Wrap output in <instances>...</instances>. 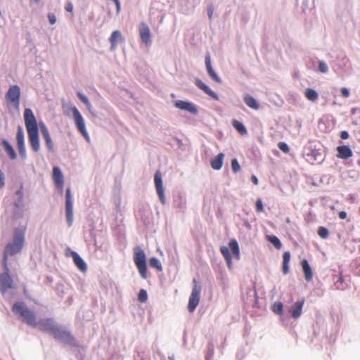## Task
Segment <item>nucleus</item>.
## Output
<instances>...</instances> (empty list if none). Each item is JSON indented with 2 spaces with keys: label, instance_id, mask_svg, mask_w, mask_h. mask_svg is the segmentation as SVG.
I'll use <instances>...</instances> for the list:
<instances>
[{
  "label": "nucleus",
  "instance_id": "23",
  "mask_svg": "<svg viewBox=\"0 0 360 360\" xmlns=\"http://www.w3.org/2000/svg\"><path fill=\"white\" fill-rule=\"evenodd\" d=\"M205 65L209 75L212 77L213 80L217 82V83H221V79L218 77V75L214 71L212 65H211V59L210 56L207 53L205 56Z\"/></svg>",
  "mask_w": 360,
  "mask_h": 360
},
{
  "label": "nucleus",
  "instance_id": "14",
  "mask_svg": "<svg viewBox=\"0 0 360 360\" xmlns=\"http://www.w3.org/2000/svg\"><path fill=\"white\" fill-rule=\"evenodd\" d=\"M53 179L57 188L60 193H63L64 179L63 174L58 167H54L53 169Z\"/></svg>",
  "mask_w": 360,
  "mask_h": 360
},
{
  "label": "nucleus",
  "instance_id": "3",
  "mask_svg": "<svg viewBox=\"0 0 360 360\" xmlns=\"http://www.w3.org/2000/svg\"><path fill=\"white\" fill-rule=\"evenodd\" d=\"M13 311L27 325L32 327L37 326V316L34 312L29 309L23 302H16L12 307Z\"/></svg>",
  "mask_w": 360,
  "mask_h": 360
},
{
  "label": "nucleus",
  "instance_id": "52",
  "mask_svg": "<svg viewBox=\"0 0 360 360\" xmlns=\"http://www.w3.org/2000/svg\"><path fill=\"white\" fill-rule=\"evenodd\" d=\"M36 3H39L40 0H34Z\"/></svg>",
  "mask_w": 360,
  "mask_h": 360
},
{
  "label": "nucleus",
  "instance_id": "19",
  "mask_svg": "<svg viewBox=\"0 0 360 360\" xmlns=\"http://www.w3.org/2000/svg\"><path fill=\"white\" fill-rule=\"evenodd\" d=\"M195 84L196 86L202 90L205 93H206L207 95H209L210 97L214 98L216 101L219 100L218 95L214 92L208 86H207L203 82H202L200 79H197L195 80Z\"/></svg>",
  "mask_w": 360,
  "mask_h": 360
},
{
  "label": "nucleus",
  "instance_id": "29",
  "mask_svg": "<svg viewBox=\"0 0 360 360\" xmlns=\"http://www.w3.org/2000/svg\"><path fill=\"white\" fill-rule=\"evenodd\" d=\"M220 252H221V255H223V257H224L228 267L229 269H231L232 268V258H231V255L229 248L226 246H221L220 248Z\"/></svg>",
  "mask_w": 360,
  "mask_h": 360
},
{
  "label": "nucleus",
  "instance_id": "44",
  "mask_svg": "<svg viewBox=\"0 0 360 360\" xmlns=\"http://www.w3.org/2000/svg\"><path fill=\"white\" fill-rule=\"evenodd\" d=\"M48 18L51 24H54L56 22V17L53 13H49Z\"/></svg>",
  "mask_w": 360,
  "mask_h": 360
},
{
  "label": "nucleus",
  "instance_id": "33",
  "mask_svg": "<svg viewBox=\"0 0 360 360\" xmlns=\"http://www.w3.org/2000/svg\"><path fill=\"white\" fill-rule=\"evenodd\" d=\"M266 238L277 250H280L282 248V243L277 236L273 235L267 236Z\"/></svg>",
  "mask_w": 360,
  "mask_h": 360
},
{
  "label": "nucleus",
  "instance_id": "7",
  "mask_svg": "<svg viewBox=\"0 0 360 360\" xmlns=\"http://www.w3.org/2000/svg\"><path fill=\"white\" fill-rule=\"evenodd\" d=\"M20 97V89L18 85H12L6 94V99L8 103L12 104L15 108H19Z\"/></svg>",
  "mask_w": 360,
  "mask_h": 360
},
{
  "label": "nucleus",
  "instance_id": "37",
  "mask_svg": "<svg viewBox=\"0 0 360 360\" xmlns=\"http://www.w3.org/2000/svg\"><path fill=\"white\" fill-rule=\"evenodd\" d=\"M77 96L81 100V101L83 102L85 104V105L86 106L87 109L89 110H90L91 105V103H90L89 99L86 98V96L83 95L81 92H77Z\"/></svg>",
  "mask_w": 360,
  "mask_h": 360
},
{
  "label": "nucleus",
  "instance_id": "11",
  "mask_svg": "<svg viewBox=\"0 0 360 360\" xmlns=\"http://www.w3.org/2000/svg\"><path fill=\"white\" fill-rule=\"evenodd\" d=\"M154 183L158 198L162 205L166 203L161 172L158 170L154 175Z\"/></svg>",
  "mask_w": 360,
  "mask_h": 360
},
{
  "label": "nucleus",
  "instance_id": "1",
  "mask_svg": "<svg viewBox=\"0 0 360 360\" xmlns=\"http://www.w3.org/2000/svg\"><path fill=\"white\" fill-rule=\"evenodd\" d=\"M24 120L31 148L34 153H37L40 149L39 127L31 109L26 108L25 110Z\"/></svg>",
  "mask_w": 360,
  "mask_h": 360
},
{
  "label": "nucleus",
  "instance_id": "28",
  "mask_svg": "<svg viewBox=\"0 0 360 360\" xmlns=\"http://www.w3.org/2000/svg\"><path fill=\"white\" fill-rule=\"evenodd\" d=\"M229 246L232 252L233 255L237 259H240V248L238 243L236 239H231L229 243Z\"/></svg>",
  "mask_w": 360,
  "mask_h": 360
},
{
  "label": "nucleus",
  "instance_id": "16",
  "mask_svg": "<svg viewBox=\"0 0 360 360\" xmlns=\"http://www.w3.org/2000/svg\"><path fill=\"white\" fill-rule=\"evenodd\" d=\"M174 105L177 108L188 111L193 115L198 113L197 108L191 102L179 100L175 102Z\"/></svg>",
  "mask_w": 360,
  "mask_h": 360
},
{
  "label": "nucleus",
  "instance_id": "24",
  "mask_svg": "<svg viewBox=\"0 0 360 360\" xmlns=\"http://www.w3.org/2000/svg\"><path fill=\"white\" fill-rule=\"evenodd\" d=\"M301 264L304 274L305 280L308 282L311 281L313 278V273L309 262L307 259H303L301 262Z\"/></svg>",
  "mask_w": 360,
  "mask_h": 360
},
{
  "label": "nucleus",
  "instance_id": "41",
  "mask_svg": "<svg viewBox=\"0 0 360 360\" xmlns=\"http://www.w3.org/2000/svg\"><path fill=\"white\" fill-rule=\"evenodd\" d=\"M319 70L322 73H326L328 70L327 64L323 61L319 62Z\"/></svg>",
  "mask_w": 360,
  "mask_h": 360
},
{
  "label": "nucleus",
  "instance_id": "34",
  "mask_svg": "<svg viewBox=\"0 0 360 360\" xmlns=\"http://www.w3.org/2000/svg\"><path fill=\"white\" fill-rule=\"evenodd\" d=\"M149 265L150 267L158 269L161 271L162 270V264L158 259L152 257L149 259Z\"/></svg>",
  "mask_w": 360,
  "mask_h": 360
},
{
  "label": "nucleus",
  "instance_id": "48",
  "mask_svg": "<svg viewBox=\"0 0 360 360\" xmlns=\"http://www.w3.org/2000/svg\"><path fill=\"white\" fill-rule=\"evenodd\" d=\"M340 137L342 139H347L349 138V133L347 131H342L340 134Z\"/></svg>",
  "mask_w": 360,
  "mask_h": 360
},
{
  "label": "nucleus",
  "instance_id": "40",
  "mask_svg": "<svg viewBox=\"0 0 360 360\" xmlns=\"http://www.w3.org/2000/svg\"><path fill=\"white\" fill-rule=\"evenodd\" d=\"M231 167L234 173H237L240 169V166L236 159H233L231 161Z\"/></svg>",
  "mask_w": 360,
  "mask_h": 360
},
{
  "label": "nucleus",
  "instance_id": "13",
  "mask_svg": "<svg viewBox=\"0 0 360 360\" xmlns=\"http://www.w3.org/2000/svg\"><path fill=\"white\" fill-rule=\"evenodd\" d=\"M39 127L41 129V134L45 140V143H46L48 150L50 152H53L54 151V144H53V142L51 137V135H50L48 128L43 122L39 123Z\"/></svg>",
  "mask_w": 360,
  "mask_h": 360
},
{
  "label": "nucleus",
  "instance_id": "51",
  "mask_svg": "<svg viewBox=\"0 0 360 360\" xmlns=\"http://www.w3.org/2000/svg\"><path fill=\"white\" fill-rule=\"evenodd\" d=\"M338 281L341 283H342L344 282V278H343V276L342 275V274H340L339 275Z\"/></svg>",
  "mask_w": 360,
  "mask_h": 360
},
{
  "label": "nucleus",
  "instance_id": "25",
  "mask_svg": "<svg viewBox=\"0 0 360 360\" xmlns=\"http://www.w3.org/2000/svg\"><path fill=\"white\" fill-rule=\"evenodd\" d=\"M244 101L245 104L250 108L254 110H258L259 108V105L256 101V99L252 96L251 95L246 94L244 96Z\"/></svg>",
  "mask_w": 360,
  "mask_h": 360
},
{
  "label": "nucleus",
  "instance_id": "38",
  "mask_svg": "<svg viewBox=\"0 0 360 360\" xmlns=\"http://www.w3.org/2000/svg\"><path fill=\"white\" fill-rule=\"evenodd\" d=\"M148 299V294L146 290L141 289L138 295V300L141 302H145Z\"/></svg>",
  "mask_w": 360,
  "mask_h": 360
},
{
  "label": "nucleus",
  "instance_id": "31",
  "mask_svg": "<svg viewBox=\"0 0 360 360\" xmlns=\"http://www.w3.org/2000/svg\"><path fill=\"white\" fill-rule=\"evenodd\" d=\"M304 95L309 101L312 102L316 101L319 98L318 93L314 89L311 88H307L305 90Z\"/></svg>",
  "mask_w": 360,
  "mask_h": 360
},
{
  "label": "nucleus",
  "instance_id": "36",
  "mask_svg": "<svg viewBox=\"0 0 360 360\" xmlns=\"http://www.w3.org/2000/svg\"><path fill=\"white\" fill-rule=\"evenodd\" d=\"M318 234L321 238L326 239L329 236V232L326 228L323 226H320L318 229Z\"/></svg>",
  "mask_w": 360,
  "mask_h": 360
},
{
  "label": "nucleus",
  "instance_id": "49",
  "mask_svg": "<svg viewBox=\"0 0 360 360\" xmlns=\"http://www.w3.org/2000/svg\"><path fill=\"white\" fill-rule=\"evenodd\" d=\"M339 217L342 219H345L347 217V213L345 211H341L339 212Z\"/></svg>",
  "mask_w": 360,
  "mask_h": 360
},
{
  "label": "nucleus",
  "instance_id": "18",
  "mask_svg": "<svg viewBox=\"0 0 360 360\" xmlns=\"http://www.w3.org/2000/svg\"><path fill=\"white\" fill-rule=\"evenodd\" d=\"M37 326H39V328L41 330L50 332L51 333H52L53 330L56 326L51 319L40 320L39 322H37Z\"/></svg>",
  "mask_w": 360,
  "mask_h": 360
},
{
  "label": "nucleus",
  "instance_id": "6",
  "mask_svg": "<svg viewBox=\"0 0 360 360\" xmlns=\"http://www.w3.org/2000/svg\"><path fill=\"white\" fill-rule=\"evenodd\" d=\"M71 110L72 111L75 123V125H76L78 131L82 134V136L87 141H89V136L86 131L84 120L82 115H81V113L79 112V111L75 106L72 107Z\"/></svg>",
  "mask_w": 360,
  "mask_h": 360
},
{
  "label": "nucleus",
  "instance_id": "46",
  "mask_svg": "<svg viewBox=\"0 0 360 360\" xmlns=\"http://www.w3.org/2000/svg\"><path fill=\"white\" fill-rule=\"evenodd\" d=\"M4 179V175L0 169V188H3L5 185Z\"/></svg>",
  "mask_w": 360,
  "mask_h": 360
},
{
  "label": "nucleus",
  "instance_id": "39",
  "mask_svg": "<svg viewBox=\"0 0 360 360\" xmlns=\"http://www.w3.org/2000/svg\"><path fill=\"white\" fill-rule=\"evenodd\" d=\"M278 147L284 153H288L290 151V148H289L288 146L285 142H279L278 143Z\"/></svg>",
  "mask_w": 360,
  "mask_h": 360
},
{
  "label": "nucleus",
  "instance_id": "45",
  "mask_svg": "<svg viewBox=\"0 0 360 360\" xmlns=\"http://www.w3.org/2000/svg\"><path fill=\"white\" fill-rule=\"evenodd\" d=\"M341 94L343 97L347 98L349 96V91L348 89L343 87L341 89Z\"/></svg>",
  "mask_w": 360,
  "mask_h": 360
},
{
  "label": "nucleus",
  "instance_id": "30",
  "mask_svg": "<svg viewBox=\"0 0 360 360\" xmlns=\"http://www.w3.org/2000/svg\"><path fill=\"white\" fill-rule=\"evenodd\" d=\"M290 260V253L286 251L283 255V273L287 274L289 272V262Z\"/></svg>",
  "mask_w": 360,
  "mask_h": 360
},
{
  "label": "nucleus",
  "instance_id": "43",
  "mask_svg": "<svg viewBox=\"0 0 360 360\" xmlns=\"http://www.w3.org/2000/svg\"><path fill=\"white\" fill-rule=\"evenodd\" d=\"M310 155L312 156L314 160H316L318 157L321 156V153L319 150L312 149L311 150Z\"/></svg>",
  "mask_w": 360,
  "mask_h": 360
},
{
  "label": "nucleus",
  "instance_id": "47",
  "mask_svg": "<svg viewBox=\"0 0 360 360\" xmlns=\"http://www.w3.org/2000/svg\"><path fill=\"white\" fill-rule=\"evenodd\" d=\"M65 8L66 10V11L68 12H72V10H73V6H72V4L70 3V2H68V4H66L65 6Z\"/></svg>",
  "mask_w": 360,
  "mask_h": 360
},
{
  "label": "nucleus",
  "instance_id": "8",
  "mask_svg": "<svg viewBox=\"0 0 360 360\" xmlns=\"http://www.w3.org/2000/svg\"><path fill=\"white\" fill-rule=\"evenodd\" d=\"M51 334L56 339L65 343L70 345L75 344V340L74 337L65 328L56 326Z\"/></svg>",
  "mask_w": 360,
  "mask_h": 360
},
{
  "label": "nucleus",
  "instance_id": "9",
  "mask_svg": "<svg viewBox=\"0 0 360 360\" xmlns=\"http://www.w3.org/2000/svg\"><path fill=\"white\" fill-rule=\"evenodd\" d=\"M65 215L68 226L73 223V203L70 188L66 189L65 193Z\"/></svg>",
  "mask_w": 360,
  "mask_h": 360
},
{
  "label": "nucleus",
  "instance_id": "26",
  "mask_svg": "<svg viewBox=\"0 0 360 360\" xmlns=\"http://www.w3.org/2000/svg\"><path fill=\"white\" fill-rule=\"evenodd\" d=\"M224 154L219 153L211 160V166L214 169L219 170L222 167Z\"/></svg>",
  "mask_w": 360,
  "mask_h": 360
},
{
  "label": "nucleus",
  "instance_id": "15",
  "mask_svg": "<svg viewBox=\"0 0 360 360\" xmlns=\"http://www.w3.org/2000/svg\"><path fill=\"white\" fill-rule=\"evenodd\" d=\"M140 37L143 43L146 44H150L151 34L148 25L146 22H142L139 28Z\"/></svg>",
  "mask_w": 360,
  "mask_h": 360
},
{
  "label": "nucleus",
  "instance_id": "10",
  "mask_svg": "<svg viewBox=\"0 0 360 360\" xmlns=\"http://www.w3.org/2000/svg\"><path fill=\"white\" fill-rule=\"evenodd\" d=\"M13 288V281L9 274V268L0 274V290L4 294L8 290Z\"/></svg>",
  "mask_w": 360,
  "mask_h": 360
},
{
  "label": "nucleus",
  "instance_id": "17",
  "mask_svg": "<svg viewBox=\"0 0 360 360\" xmlns=\"http://www.w3.org/2000/svg\"><path fill=\"white\" fill-rule=\"evenodd\" d=\"M304 304V299L302 298L300 300L295 302L289 310L291 316L294 319H298L302 314V308Z\"/></svg>",
  "mask_w": 360,
  "mask_h": 360
},
{
  "label": "nucleus",
  "instance_id": "4",
  "mask_svg": "<svg viewBox=\"0 0 360 360\" xmlns=\"http://www.w3.org/2000/svg\"><path fill=\"white\" fill-rule=\"evenodd\" d=\"M134 261L141 276L146 279L147 278L146 255L140 247H136L134 248Z\"/></svg>",
  "mask_w": 360,
  "mask_h": 360
},
{
  "label": "nucleus",
  "instance_id": "35",
  "mask_svg": "<svg viewBox=\"0 0 360 360\" xmlns=\"http://www.w3.org/2000/svg\"><path fill=\"white\" fill-rule=\"evenodd\" d=\"M272 311L275 314L278 315H283V304L281 302H275L272 306Z\"/></svg>",
  "mask_w": 360,
  "mask_h": 360
},
{
  "label": "nucleus",
  "instance_id": "21",
  "mask_svg": "<svg viewBox=\"0 0 360 360\" xmlns=\"http://www.w3.org/2000/svg\"><path fill=\"white\" fill-rule=\"evenodd\" d=\"M109 41L110 43V50L115 51L117 49L118 42L123 41V37L120 31L115 30L112 32Z\"/></svg>",
  "mask_w": 360,
  "mask_h": 360
},
{
  "label": "nucleus",
  "instance_id": "53",
  "mask_svg": "<svg viewBox=\"0 0 360 360\" xmlns=\"http://www.w3.org/2000/svg\"><path fill=\"white\" fill-rule=\"evenodd\" d=\"M210 17L212 15V12H209Z\"/></svg>",
  "mask_w": 360,
  "mask_h": 360
},
{
  "label": "nucleus",
  "instance_id": "42",
  "mask_svg": "<svg viewBox=\"0 0 360 360\" xmlns=\"http://www.w3.org/2000/svg\"><path fill=\"white\" fill-rule=\"evenodd\" d=\"M255 205L257 212H262L264 210L263 203L261 199L257 200Z\"/></svg>",
  "mask_w": 360,
  "mask_h": 360
},
{
  "label": "nucleus",
  "instance_id": "12",
  "mask_svg": "<svg viewBox=\"0 0 360 360\" xmlns=\"http://www.w3.org/2000/svg\"><path fill=\"white\" fill-rule=\"evenodd\" d=\"M16 141L20 155L22 158H25L26 149L25 146L24 132L21 127H18V128Z\"/></svg>",
  "mask_w": 360,
  "mask_h": 360
},
{
  "label": "nucleus",
  "instance_id": "32",
  "mask_svg": "<svg viewBox=\"0 0 360 360\" xmlns=\"http://www.w3.org/2000/svg\"><path fill=\"white\" fill-rule=\"evenodd\" d=\"M232 125L241 135H246L248 134L246 127L239 121L233 120L232 121Z\"/></svg>",
  "mask_w": 360,
  "mask_h": 360
},
{
  "label": "nucleus",
  "instance_id": "50",
  "mask_svg": "<svg viewBox=\"0 0 360 360\" xmlns=\"http://www.w3.org/2000/svg\"><path fill=\"white\" fill-rule=\"evenodd\" d=\"M251 180H252V183H253L255 185H257V184H258V183H259L258 179H257V176H255V175H252V176H251Z\"/></svg>",
  "mask_w": 360,
  "mask_h": 360
},
{
  "label": "nucleus",
  "instance_id": "27",
  "mask_svg": "<svg viewBox=\"0 0 360 360\" xmlns=\"http://www.w3.org/2000/svg\"><path fill=\"white\" fill-rule=\"evenodd\" d=\"M2 146H4L6 152L11 160H15L17 157L16 153L13 146L6 140L2 141Z\"/></svg>",
  "mask_w": 360,
  "mask_h": 360
},
{
  "label": "nucleus",
  "instance_id": "2",
  "mask_svg": "<svg viewBox=\"0 0 360 360\" xmlns=\"http://www.w3.org/2000/svg\"><path fill=\"white\" fill-rule=\"evenodd\" d=\"M25 227L15 229L13 241L6 245L3 257L4 270H8V256L15 255L22 250L25 240Z\"/></svg>",
  "mask_w": 360,
  "mask_h": 360
},
{
  "label": "nucleus",
  "instance_id": "5",
  "mask_svg": "<svg viewBox=\"0 0 360 360\" xmlns=\"http://www.w3.org/2000/svg\"><path fill=\"white\" fill-rule=\"evenodd\" d=\"M194 286L189 297L188 309L190 312H193L199 304L200 300L201 287L199 285L196 279H193Z\"/></svg>",
  "mask_w": 360,
  "mask_h": 360
},
{
  "label": "nucleus",
  "instance_id": "20",
  "mask_svg": "<svg viewBox=\"0 0 360 360\" xmlns=\"http://www.w3.org/2000/svg\"><path fill=\"white\" fill-rule=\"evenodd\" d=\"M71 256L77 267L82 272H85L87 270V266L86 262L82 259V258L76 252L74 251L71 252Z\"/></svg>",
  "mask_w": 360,
  "mask_h": 360
},
{
  "label": "nucleus",
  "instance_id": "22",
  "mask_svg": "<svg viewBox=\"0 0 360 360\" xmlns=\"http://www.w3.org/2000/svg\"><path fill=\"white\" fill-rule=\"evenodd\" d=\"M337 157L343 160L348 159L353 155L352 150L348 146H340L337 148Z\"/></svg>",
  "mask_w": 360,
  "mask_h": 360
}]
</instances>
